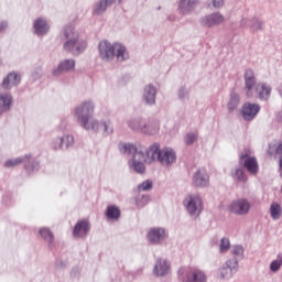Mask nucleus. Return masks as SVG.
Segmentation results:
<instances>
[{"mask_svg": "<svg viewBox=\"0 0 282 282\" xmlns=\"http://www.w3.org/2000/svg\"><path fill=\"white\" fill-rule=\"evenodd\" d=\"M119 150L123 155H131V159L128 160V167L139 175L145 174V164H154L163 153V149L158 142L148 147L145 152L138 150L133 143H120Z\"/></svg>", "mask_w": 282, "mask_h": 282, "instance_id": "f257e3e1", "label": "nucleus"}, {"mask_svg": "<svg viewBox=\"0 0 282 282\" xmlns=\"http://www.w3.org/2000/svg\"><path fill=\"white\" fill-rule=\"evenodd\" d=\"M75 120H77L78 126L84 130L97 134L99 128H104V132L107 135L113 134V124L110 120L99 121L94 119V108L93 107H78L75 109Z\"/></svg>", "mask_w": 282, "mask_h": 282, "instance_id": "f03ea898", "label": "nucleus"}, {"mask_svg": "<svg viewBox=\"0 0 282 282\" xmlns=\"http://www.w3.org/2000/svg\"><path fill=\"white\" fill-rule=\"evenodd\" d=\"M63 36L66 40L63 43V50L73 56L84 54L88 47L87 40L80 39L79 32H77L73 24H67L63 28Z\"/></svg>", "mask_w": 282, "mask_h": 282, "instance_id": "7ed1b4c3", "label": "nucleus"}, {"mask_svg": "<svg viewBox=\"0 0 282 282\" xmlns=\"http://www.w3.org/2000/svg\"><path fill=\"white\" fill-rule=\"evenodd\" d=\"M22 164L24 165L25 171L30 174L39 171V167H40L39 161L34 159L32 154H25L20 158L9 159L3 163V167L10 170V169H15Z\"/></svg>", "mask_w": 282, "mask_h": 282, "instance_id": "20e7f679", "label": "nucleus"}, {"mask_svg": "<svg viewBox=\"0 0 282 282\" xmlns=\"http://www.w3.org/2000/svg\"><path fill=\"white\" fill-rule=\"evenodd\" d=\"M180 282H207V274L196 267H183L178 270Z\"/></svg>", "mask_w": 282, "mask_h": 282, "instance_id": "39448f33", "label": "nucleus"}, {"mask_svg": "<svg viewBox=\"0 0 282 282\" xmlns=\"http://www.w3.org/2000/svg\"><path fill=\"white\" fill-rule=\"evenodd\" d=\"M183 205L185 210H187L188 216H191L193 219L198 218L203 212V200L198 194L185 196L183 199Z\"/></svg>", "mask_w": 282, "mask_h": 282, "instance_id": "423d86ee", "label": "nucleus"}, {"mask_svg": "<svg viewBox=\"0 0 282 282\" xmlns=\"http://www.w3.org/2000/svg\"><path fill=\"white\" fill-rule=\"evenodd\" d=\"M239 269V262L237 258H230L217 270V279L220 281H230L235 276L237 270Z\"/></svg>", "mask_w": 282, "mask_h": 282, "instance_id": "0eeeda50", "label": "nucleus"}, {"mask_svg": "<svg viewBox=\"0 0 282 282\" xmlns=\"http://www.w3.org/2000/svg\"><path fill=\"white\" fill-rule=\"evenodd\" d=\"M251 203L246 198L234 199L228 206L229 213L236 216H247L250 214Z\"/></svg>", "mask_w": 282, "mask_h": 282, "instance_id": "6e6552de", "label": "nucleus"}, {"mask_svg": "<svg viewBox=\"0 0 282 282\" xmlns=\"http://www.w3.org/2000/svg\"><path fill=\"white\" fill-rule=\"evenodd\" d=\"M240 167L247 169L248 173L251 175H257L259 173V163L254 156H250L248 152H242L239 156Z\"/></svg>", "mask_w": 282, "mask_h": 282, "instance_id": "1a4fd4ad", "label": "nucleus"}, {"mask_svg": "<svg viewBox=\"0 0 282 282\" xmlns=\"http://www.w3.org/2000/svg\"><path fill=\"white\" fill-rule=\"evenodd\" d=\"M99 56L102 61L110 62L116 56V47L109 41H100L98 44Z\"/></svg>", "mask_w": 282, "mask_h": 282, "instance_id": "9d476101", "label": "nucleus"}, {"mask_svg": "<svg viewBox=\"0 0 282 282\" xmlns=\"http://www.w3.org/2000/svg\"><path fill=\"white\" fill-rule=\"evenodd\" d=\"M150 120L147 115H139L131 117L127 120L128 129H130L133 132L140 133L142 129L145 128L147 122Z\"/></svg>", "mask_w": 282, "mask_h": 282, "instance_id": "9b49d317", "label": "nucleus"}, {"mask_svg": "<svg viewBox=\"0 0 282 282\" xmlns=\"http://www.w3.org/2000/svg\"><path fill=\"white\" fill-rule=\"evenodd\" d=\"M152 273L156 278H164L171 273V263L164 258H158Z\"/></svg>", "mask_w": 282, "mask_h": 282, "instance_id": "f8f14e48", "label": "nucleus"}, {"mask_svg": "<svg viewBox=\"0 0 282 282\" xmlns=\"http://www.w3.org/2000/svg\"><path fill=\"white\" fill-rule=\"evenodd\" d=\"M225 20V17L220 12H214L200 18L199 22L204 28H212L223 24Z\"/></svg>", "mask_w": 282, "mask_h": 282, "instance_id": "ddd939ff", "label": "nucleus"}, {"mask_svg": "<svg viewBox=\"0 0 282 282\" xmlns=\"http://www.w3.org/2000/svg\"><path fill=\"white\" fill-rule=\"evenodd\" d=\"M90 231V223L89 220H78L75 224L74 229L72 230V237L75 239H86L87 235Z\"/></svg>", "mask_w": 282, "mask_h": 282, "instance_id": "4468645a", "label": "nucleus"}, {"mask_svg": "<svg viewBox=\"0 0 282 282\" xmlns=\"http://www.w3.org/2000/svg\"><path fill=\"white\" fill-rule=\"evenodd\" d=\"M175 161H177V154H175V151L169 147H165L163 148V152L159 159L155 160V163H160L163 166H170L174 164Z\"/></svg>", "mask_w": 282, "mask_h": 282, "instance_id": "2eb2a0df", "label": "nucleus"}, {"mask_svg": "<svg viewBox=\"0 0 282 282\" xmlns=\"http://www.w3.org/2000/svg\"><path fill=\"white\" fill-rule=\"evenodd\" d=\"M208 183H209V177L205 169L196 170V172L193 173V177H192L193 186L207 187Z\"/></svg>", "mask_w": 282, "mask_h": 282, "instance_id": "dca6fc26", "label": "nucleus"}, {"mask_svg": "<svg viewBox=\"0 0 282 282\" xmlns=\"http://www.w3.org/2000/svg\"><path fill=\"white\" fill-rule=\"evenodd\" d=\"M166 238V230L161 227L151 228L148 232V241L151 245H160Z\"/></svg>", "mask_w": 282, "mask_h": 282, "instance_id": "f3484780", "label": "nucleus"}, {"mask_svg": "<svg viewBox=\"0 0 282 282\" xmlns=\"http://www.w3.org/2000/svg\"><path fill=\"white\" fill-rule=\"evenodd\" d=\"M22 80L20 74L15 72L9 73L1 83L2 89H11V87H18Z\"/></svg>", "mask_w": 282, "mask_h": 282, "instance_id": "a211bd4d", "label": "nucleus"}, {"mask_svg": "<svg viewBox=\"0 0 282 282\" xmlns=\"http://www.w3.org/2000/svg\"><path fill=\"white\" fill-rule=\"evenodd\" d=\"M75 65L74 59H64L52 70V76H61L63 72H72V69H75Z\"/></svg>", "mask_w": 282, "mask_h": 282, "instance_id": "6ab92c4d", "label": "nucleus"}, {"mask_svg": "<svg viewBox=\"0 0 282 282\" xmlns=\"http://www.w3.org/2000/svg\"><path fill=\"white\" fill-rule=\"evenodd\" d=\"M160 131V122L154 118H150L144 124V128L139 132L140 134L154 135Z\"/></svg>", "mask_w": 282, "mask_h": 282, "instance_id": "aec40b11", "label": "nucleus"}, {"mask_svg": "<svg viewBox=\"0 0 282 282\" xmlns=\"http://www.w3.org/2000/svg\"><path fill=\"white\" fill-rule=\"evenodd\" d=\"M156 93H158L156 88L152 84H149L148 86L144 87L143 101L145 102V105H149V106L155 105Z\"/></svg>", "mask_w": 282, "mask_h": 282, "instance_id": "412c9836", "label": "nucleus"}, {"mask_svg": "<svg viewBox=\"0 0 282 282\" xmlns=\"http://www.w3.org/2000/svg\"><path fill=\"white\" fill-rule=\"evenodd\" d=\"M33 31L37 36H43L48 33L50 25L46 20L39 18L33 22Z\"/></svg>", "mask_w": 282, "mask_h": 282, "instance_id": "4be33fe9", "label": "nucleus"}, {"mask_svg": "<svg viewBox=\"0 0 282 282\" xmlns=\"http://www.w3.org/2000/svg\"><path fill=\"white\" fill-rule=\"evenodd\" d=\"M243 78H245L246 89L248 90L247 96H250L254 85H257L254 70L251 68L246 69Z\"/></svg>", "mask_w": 282, "mask_h": 282, "instance_id": "5701e85b", "label": "nucleus"}, {"mask_svg": "<svg viewBox=\"0 0 282 282\" xmlns=\"http://www.w3.org/2000/svg\"><path fill=\"white\" fill-rule=\"evenodd\" d=\"M113 3H116V0H99L93 7V15H102L106 13L108 7L112 6Z\"/></svg>", "mask_w": 282, "mask_h": 282, "instance_id": "b1692460", "label": "nucleus"}, {"mask_svg": "<svg viewBox=\"0 0 282 282\" xmlns=\"http://www.w3.org/2000/svg\"><path fill=\"white\" fill-rule=\"evenodd\" d=\"M256 91L259 100L267 101L271 98L272 87L268 86L265 83L257 84Z\"/></svg>", "mask_w": 282, "mask_h": 282, "instance_id": "393cba45", "label": "nucleus"}, {"mask_svg": "<svg viewBox=\"0 0 282 282\" xmlns=\"http://www.w3.org/2000/svg\"><path fill=\"white\" fill-rule=\"evenodd\" d=\"M198 3V0H180L178 10L182 14H188L195 10Z\"/></svg>", "mask_w": 282, "mask_h": 282, "instance_id": "a878e982", "label": "nucleus"}, {"mask_svg": "<svg viewBox=\"0 0 282 282\" xmlns=\"http://www.w3.org/2000/svg\"><path fill=\"white\" fill-rule=\"evenodd\" d=\"M259 107H243L240 109V116L245 121L254 120L257 113H259Z\"/></svg>", "mask_w": 282, "mask_h": 282, "instance_id": "bb28decb", "label": "nucleus"}, {"mask_svg": "<svg viewBox=\"0 0 282 282\" xmlns=\"http://www.w3.org/2000/svg\"><path fill=\"white\" fill-rule=\"evenodd\" d=\"M115 56L118 62H124L130 58V54L123 44H115Z\"/></svg>", "mask_w": 282, "mask_h": 282, "instance_id": "cd10ccee", "label": "nucleus"}, {"mask_svg": "<svg viewBox=\"0 0 282 282\" xmlns=\"http://www.w3.org/2000/svg\"><path fill=\"white\" fill-rule=\"evenodd\" d=\"M40 237H42L43 240L47 243V247L50 249H54L55 243H54V235L48 228H42L39 230Z\"/></svg>", "mask_w": 282, "mask_h": 282, "instance_id": "c85d7f7f", "label": "nucleus"}, {"mask_svg": "<svg viewBox=\"0 0 282 282\" xmlns=\"http://www.w3.org/2000/svg\"><path fill=\"white\" fill-rule=\"evenodd\" d=\"M106 217L112 221H118L121 218V209L116 205H108L106 208Z\"/></svg>", "mask_w": 282, "mask_h": 282, "instance_id": "c756f323", "label": "nucleus"}, {"mask_svg": "<svg viewBox=\"0 0 282 282\" xmlns=\"http://www.w3.org/2000/svg\"><path fill=\"white\" fill-rule=\"evenodd\" d=\"M231 178L234 180V182H239L241 184L248 182V176L243 172L242 167H234V170L231 171Z\"/></svg>", "mask_w": 282, "mask_h": 282, "instance_id": "7c9ffc66", "label": "nucleus"}, {"mask_svg": "<svg viewBox=\"0 0 282 282\" xmlns=\"http://www.w3.org/2000/svg\"><path fill=\"white\" fill-rule=\"evenodd\" d=\"M249 28L253 32L263 31L265 28V23L258 17H253L250 19Z\"/></svg>", "mask_w": 282, "mask_h": 282, "instance_id": "2f4dec72", "label": "nucleus"}, {"mask_svg": "<svg viewBox=\"0 0 282 282\" xmlns=\"http://www.w3.org/2000/svg\"><path fill=\"white\" fill-rule=\"evenodd\" d=\"M59 140H62V144H64V150L69 151L70 149H74L75 147L74 134L66 133L63 137H59Z\"/></svg>", "mask_w": 282, "mask_h": 282, "instance_id": "473e14b6", "label": "nucleus"}, {"mask_svg": "<svg viewBox=\"0 0 282 282\" xmlns=\"http://www.w3.org/2000/svg\"><path fill=\"white\" fill-rule=\"evenodd\" d=\"M243 252L245 249L242 246L234 245L231 247V254L234 256L232 258L237 259V263H239V261L243 259Z\"/></svg>", "mask_w": 282, "mask_h": 282, "instance_id": "72a5a7b5", "label": "nucleus"}, {"mask_svg": "<svg viewBox=\"0 0 282 282\" xmlns=\"http://www.w3.org/2000/svg\"><path fill=\"white\" fill-rule=\"evenodd\" d=\"M50 148L53 149L55 152L67 151L65 150V145L63 144L61 137L53 138L50 143Z\"/></svg>", "mask_w": 282, "mask_h": 282, "instance_id": "f704fd0d", "label": "nucleus"}, {"mask_svg": "<svg viewBox=\"0 0 282 282\" xmlns=\"http://www.w3.org/2000/svg\"><path fill=\"white\" fill-rule=\"evenodd\" d=\"M270 212H271V218L273 220H279L281 218V206L279 203H272Z\"/></svg>", "mask_w": 282, "mask_h": 282, "instance_id": "c9c22d12", "label": "nucleus"}, {"mask_svg": "<svg viewBox=\"0 0 282 282\" xmlns=\"http://www.w3.org/2000/svg\"><path fill=\"white\" fill-rule=\"evenodd\" d=\"M13 102V97L11 94H1L0 95V107H11Z\"/></svg>", "mask_w": 282, "mask_h": 282, "instance_id": "e433bc0d", "label": "nucleus"}, {"mask_svg": "<svg viewBox=\"0 0 282 282\" xmlns=\"http://www.w3.org/2000/svg\"><path fill=\"white\" fill-rule=\"evenodd\" d=\"M150 203V196L149 195H142L138 196L135 198V207L139 209L145 208V206Z\"/></svg>", "mask_w": 282, "mask_h": 282, "instance_id": "4c0bfd02", "label": "nucleus"}, {"mask_svg": "<svg viewBox=\"0 0 282 282\" xmlns=\"http://www.w3.org/2000/svg\"><path fill=\"white\" fill-rule=\"evenodd\" d=\"M281 265H282V254L278 253L276 260H273L271 262V265L269 267V269L271 270V272L275 273L280 271Z\"/></svg>", "mask_w": 282, "mask_h": 282, "instance_id": "58836bf2", "label": "nucleus"}, {"mask_svg": "<svg viewBox=\"0 0 282 282\" xmlns=\"http://www.w3.org/2000/svg\"><path fill=\"white\" fill-rule=\"evenodd\" d=\"M239 105H240V96L237 93L231 91L228 107H238Z\"/></svg>", "mask_w": 282, "mask_h": 282, "instance_id": "ea45409f", "label": "nucleus"}, {"mask_svg": "<svg viewBox=\"0 0 282 282\" xmlns=\"http://www.w3.org/2000/svg\"><path fill=\"white\" fill-rule=\"evenodd\" d=\"M230 248H231L230 239H228V238L220 239V243H219V252L220 253H226L228 250H230Z\"/></svg>", "mask_w": 282, "mask_h": 282, "instance_id": "a19ab883", "label": "nucleus"}, {"mask_svg": "<svg viewBox=\"0 0 282 282\" xmlns=\"http://www.w3.org/2000/svg\"><path fill=\"white\" fill-rule=\"evenodd\" d=\"M196 138H197V134L195 132H188L187 134H185L184 137L185 145L191 147L192 144H194Z\"/></svg>", "mask_w": 282, "mask_h": 282, "instance_id": "79ce46f5", "label": "nucleus"}, {"mask_svg": "<svg viewBox=\"0 0 282 282\" xmlns=\"http://www.w3.org/2000/svg\"><path fill=\"white\" fill-rule=\"evenodd\" d=\"M152 188H153V182H151L150 180L142 182V184L138 186V189L140 192H148V191H151Z\"/></svg>", "mask_w": 282, "mask_h": 282, "instance_id": "37998d69", "label": "nucleus"}, {"mask_svg": "<svg viewBox=\"0 0 282 282\" xmlns=\"http://www.w3.org/2000/svg\"><path fill=\"white\" fill-rule=\"evenodd\" d=\"M188 94H189V91L186 86H182L177 90V97L180 100H184V98H187Z\"/></svg>", "mask_w": 282, "mask_h": 282, "instance_id": "c03bdc74", "label": "nucleus"}, {"mask_svg": "<svg viewBox=\"0 0 282 282\" xmlns=\"http://www.w3.org/2000/svg\"><path fill=\"white\" fill-rule=\"evenodd\" d=\"M33 80H40L43 76V69L41 67L35 68L31 74Z\"/></svg>", "mask_w": 282, "mask_h": 282, "instance_id": "a18cd8bd", "label": "nucleus"}, {"mask_svg": "<svg viewBox=\"0 0 282 282\" xmlns=\"http://www.w3.org/2000/svg\"><path fill=\"white\" fill-rule=\"evenodd\" d=\"M212 3H213V7L218 9V8H221L225 3L224 0H212Z\"/></svg>", "mask_w": 282, "mask_h": 282, "instance_id": "49530a36", "label": "nucleus"}, {"mask_svg": "<svg viewBox=\"0 0 282 282\" xmlns=\"http://www.w3.org/2000/svg\"><path fill=\"white\" fill-rule=\"evenodd\" d=\"M273 150H274L276 155H281L282 154V143L273 145Z\"/></svg>", "mask_w": 282, "mask_h": 282, "instance_id": "de8ad7c7", "label": "nucleus"}, {"mask_svg": "<svg viewBox=\"0 0 282 282\" xmlns=\"http://www.w3.org/2000/svg\"><path fill=\"white\" fill-rule=\"evenodd\" d=\"M95 104L93 100L88 99L82 102L80 107H94Z\"/></svg>", "mask_w": 282, "mask_h": 282, "instance_id": "09e8293b", "label": "nucleus"}, {"mask_svg": "<svg viewBox=\"0 0 282 282\" xmlns=\"http://www.w3.org/2000/svg\"><path fill=\"white\" fill-rule=\"evenodd\" d=\"M8 26H9L8 21H1L0 22V33L6 31L8 29Z\"/></svg>", "mask_w": 282, "mask_h": 282, "instance_id": "8fccbe9b", "label": "nucleus"}, {"mask_svg": "<svg viewBox=\"0 0 282 282\" xmlns=\"http://www.w3.org/2000/svg\"><path fill=\"white\" fill-rule=\"evenodd\" d=\"M55 267L58 269V270H64L66 268V262L64 261H57V263L55 264Z\"/></svg>", "mask_w": 282, "mask_h": 282, "instance_id": "3c124183", "label": "nucleus"}, {"mask_svg": "<svg viewBox=\"0 0 282 282\" xmlns=\"http://www.w3.org/2000/svg\"><path fill=\"white\" fill-rule=\"evenodd\" d=\"M249 19L248 18H241L240 20V28H246L248 25Z\"/></svg>", "mask_w": 282, "mask_h": 282, "instance_id": "603ef678", "label": "nucleus"}, {"mask_svg": "<svg viewBox=\"0 0 282 282\" xmlns=\"http://www.w3.org/2000/svg\"><path fill=\"white\" fill-rule=\"evenodd\" d=\"M242 107H260L258 104L245 102Z\"/></svg>", "mask_w": 282, "mask_h": 282, "instance_id": "864d4df0", "label": "nucleus"}, {"mask_svg": "<svg viewBox=\"0 0 282 282\" xmlns=\"http://www.w3.org/2000/svg\"><path fill=\"white\" fill-rule=\"evenodd\" d=\"M8 111H10V108H9V107H2V108H0V115L6 113V112H8Z\"/></svg>", "mask_w": 282, "mask_h": 282, "instance_id": "5fc2aeb1", "label": "nucleus"}, {"mask_svg": "<svg viewBox=\"0 0 282 282\" xmlns=\"http://www.w3.org/2000/svg\"><path fill=\"white\" fill-rule=\"evenodd\" d=\"M280 176L282 177V156L280 159Z\"/></svg>", "mask_w": 282, "mask_h": 282, "instance_id": "6e6d98bb", "label": "nucleus"}, {"mask_svg": "<svg viewBox=\"0 0 282 282\" xmlns=\"http://www.w3.org/2000/svg\"><path fill=\"white\" fill-rule=\"evenodd\" d=\"M279 94H280V96H281V98H282V87L279 88Z\"/></svg>", "mask_w": 282, "mask_h": 282, "instance_id": "4d7b16f0", "label": "nucleus"}, {"mask_svg": "<svg viewBox=\"0 0 282 282\" xmlns=\"http://www.w3.org/2000/svg\"><path fill=\"white\" fill-rule=\"evenodd\" d=\"M167 20H169V21H173L172 17H167Z\"/></svg>", "mask_w": 282, "mask_h": 282, "instance_id": "13d9d810", "label": "nucleus"}, {"mask_svg": "<svg viewBox=\"0 0 282 282\" xmlns=\"http://www.w3.org/2000/svg\"><path fill=\"white\" fill-rule=\"evenodd\" d=\"M162 9V7H158V10H161Z\"/></svg>", "mask_w": 282, "mask_h": 282, "instance_id": "bf43d9fd", "label": "nucleus"}, {"mask_svg": "<svg viewBox=\"0 0 282 282\" xmlns=\"http://www.w3.org/2000/svg\"><path fill=\"white\" fill-rule=\"evenodd\" d=\"M281 194H282V186H281Z\"/></svg>", "mask_w": 282, "mask_h": 282, "instance_id": "052dcab7", "label": "nucleus"}]
</instances>
